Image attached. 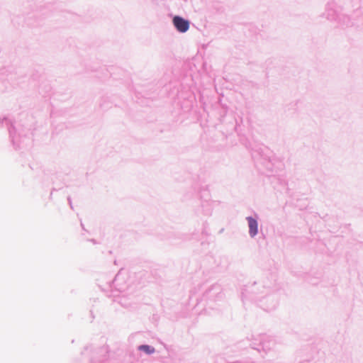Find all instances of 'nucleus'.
<instances>
[{"instance_id":"f257e3e1","label":"nucleus","mask_w":363,"mask_h":363,"mask_svg":"<svg viewBox=\"0 0 363 363\" xmlns=\"http://www.w3.org/2000/svg\"><path fill=\"white\" fill-rule=\"evenodd\" d=\"M173 23L177 30L181 33H184L189 30V22L182 17L175 16L173 18Z\"/></svg>"},{"instance_id":"f03ea898","label":"nucleus","mask_w":363,"mask_h":363,"mask_svg":"<svg viewBox=\"0 0 363 363\" xmlns=\"http://www.w3.org/2000/svg\"><path fill=\"white\" fill-rule=\"evenodd\" d=\"M250 234L252 237H254L257 233V222L252 218H247Z\"/></svg>"},{"instance_id":"7ed1b4c3","label":"nucleus","mask_w":363,"mask_h":363,"mask_svg":"<svg viewBox=\"0 0 363 363\" xmlns=\"http://www.w3.org/2000/svg\"><path fill=\"white\" fill-rule=\"evenodd\" d=\"M139 350L144 351L147 354H152L155 352V349L149 345H141L139 347Z\"/></svg>"}]
</instances>
